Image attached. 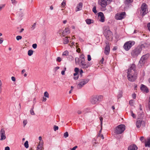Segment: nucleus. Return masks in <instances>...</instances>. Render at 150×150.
Masks as SVG:
<instances>
[{
    "label": "nucleus",
    "instance_id": "1",
    "mask_svg": "<svg viewBox=\"0 0 150 150\" xmlns=\"http://www.w3.org/2000/svg\"><path fill=\"white\" fill-rule=\"evenodd\" d=\"M144 47V45H142L140 46H138L131 52L132 56L134 57H137L140 53L142 48Z\"/></svg>",
    "mask_w": 150,
    "mask_h": 150
},
{
    "label": "nucleus",
    "instance_id": "2",
    "mask_svg": "<svg viewBox=\"0 0 150 150\" xmlns=\"http://www.w3.org/2000/svg\"><path fill=\"white\" fill-rule=\"evenodd\" d=\"M127 75H129L137 74V71L136 70L135 65L132 64L131 65L130 67L128 69L127 71Z\"/></svg>",
    "mask_w": 150,
    "mask_h": 150
},
{
    "label": "nucleus",
    "instance_id": "3",
    "mask_svg": "<svg viewBox=\"0 0 150 150\" xmlns=\"http://www.w3.org/2000/svg\"><path fill=\"white\" fill-rule=\"evenodd\" d=\"M103 98L101 95L94 96L91 100V102L93 104L98 103Z\"/></svg>",
    "mask_w": 150,
    "mask_h": 150
},
{
    "label": "nucleus",
    "instance_id": "4",
    "mask_svg": "<svg viewBox=\"0 0 150 150\" xmlns=\"http://www.w3.org/2000/svg\"><path fill=\"white\" fill-rule=\"evenodd\" d=\"M125 129V126L123 125H120L115 128V133L118 134H121L124 131Z\"/></svg>",
    "mask_w": 150,
    "mask_h": 150
},
{
    "label": "nucleus",
    "instance_id": "5",
    "mask_svg": "<svg viewBox=\"0 0 150 150\" xmlns=\"http://www.w3.org/2000/svg\"><path fill=\"white\" fill-rule=\"evenodd\" d=\"M89 80V79L87 78L82 79L79 80V83L77 85L78 88H81L84 85L88 83Z\"/></svg>",
    "mask_w": 150,
    "mask_h": 150
},
{
    "label": "nucleus",
    "instance_id": "6",
    "mask_svg": "<svg viewBox=\"0 0 150 150\" xmlns=\"http://www.w3.org/2000/svg\"><path fill=\"white\" fill-rule=\"evenodd\" d=\"M135 42L133 41H129L126 42L124 45V48L126 51L129 50L132 46L134 45Z\"/></svg>",
    "mask_w": 150,
    "mask_h": 150
},
{
    "label": "nucleus",
    "instance_id": "7",
    "mask_svg": "<svg viewBox=\"0 0 150 150\" xmlns=\"http://www.w3.org/2000/svg\"><path fill=\"white\" fill-rule=\"evenodd\" d=\"M147 10V5L145 3H143L141 6L140 14L144 16L146 13Z\"/></svg>",
    "mask_w": 150,
    "mask_h": 150
},
{
    "label": "nucleus",
    "instance_id": "8",
    "mask_svg": "<svg viewBox=\"0 0 150 150\" xmlns=\"http://www.w3.org/2000/svg\"><path fill=\"white\" fill-rule=\"evenodd\" d=\"M104 30V35L107 37H109V35H110L111 33V32L110 31L109 27L108 26H105L103 27Z\"/></svg>",
    "mask_w": 150,
    "mask_h": 150
},
{
    "label": "nucleus",
    "instance_id": "9",
    "mask_svg": "<svg viewBox=\"0 0 150 150\" xmlns=\"http://www.w3.org/2000/svg\"><path fill=\"white\" fill-rule=\"evenodd\" d=\"M98 3L103 9V10H102V11L105 10V8L107 5V1L106 0H98Z\"/></svg>",
    "mask_w": 150,
    "mask_h": 150
},
{
    "label": "nucleus",
    "instance_id": "10",
    "mask_svg": "<svg viewBox=\"0 0 150 150\" xmlns=\"http://www.w3.org/2000/svg\"><path fill=\"white\" fill-rule=\"evenodd\" d=\"M125 16V12H123L121 13L117 14L115 16V18L117 20H120L124 18Z\"/></svg>",
    "mask_w": 150,
    "mask_h": 150
},
{
    "label": "nucleus",
    "instance_id": "11",
    "mask_svg": "<svg viewBox=\"0 0 150 150\" xmlns=\"http://www.w3.org/2000/svg\"><path fill=\"white\" fill-rule=\"evenodd\" d=\"M79 65L82 68L86 69L89 67V63L85 62V61L82 60L80 62H78Z\"/></svg>",
    "mask_w": 150,
    "mask_h": 150
},
{
    "label": "nucleus",
    "instance_id": "12",
    "mask_svg": "<svg viewBox=\"0 0 150 150\" xmlns=\"http://www.w3.org/2000/svg\"><path fill=\"white\" fill-rule=\"evenodd\" d=\"M137 74L127 75L128 80L131 81H134L137 79Z\"/></svg>",
    "mask_w": 150,
    "mask_h": 150
},
{
    "label": "nucleus",
    "instance_id": "13",
    "mask_svg": "<svg viewBox=\"0 0 150 150\" xmlns=\"http://www.w3.org/2000/svg\"><path fill=\"white\" fill-rule=\"evenodd\" d=\"M0 140L1 141L5 140L6 139L5 131L3 128H2L0 130Z\"/></svg>",
    "mask_w": 150,
    "mask_h": 150
},
{
    "label": "nucleus",
    "instance_id": "14",
    "mask_svg": "<svg viewBox=\"0 0 150 150\" xmlns=\"http://www.w3.org/2000/svg\"><path fill=\"white\" fill-rule=\"evenodd\" d=\"M144 123V122L142 120L138 119L136 122V127L137 128H140L141 125H143V124Z\"/></svg>",
    "mask_w": 150,
    "mask_h": 150
},
{
    "label": "nucleus",
    "instance_id": "15",
    "mask_svg": "<svg viewBox=\"0 0 150 150\" xmlns=\"http://www.w3.org/2000/svg\"><path fill=\"white\" fill-rule=\"evenodd\" d=\"M70 31L69 28H66L63 30L62 32V35L63 36L67 35L70 33Z\"/></svg>",
    "mask_w": 150,
    "mask_h": 150
},
{
    "label": "nucleus",
    "instance_id": "16",
    "mask_svg": "<svg viewBox=\"0 0 150 150\" xmlns=\"http://www.w3.org/2000/svg\"><path fill=\"white\" fill-rule=\"evenodd\" d=\"M98 16L100 18V21L102 22L105 21V17L103 13L102 12H100L98 13Z\"/></svg>",
    "mask_w": 150,
    "mask_h": 150
},
{
    "label": "nucleus",
    "instance_id": "17",
    "mask_svg": "<svg viewBox=\"0 0 150 150\" xmlns=\"http://www.w3.org/2000/svg\"><path fill=\"white\" fill-rule=\"evenodd\" d=\"M77 60H78V62H80L82 60L85 61L84 55L83 54H81L80 56L79 59L78 58H75V61L76 63Z\"/></svg>",
    "mask_w": 150,
    "mask_h": 150
},
{
    "label": "nucleus",
    "instance_id": "18",
    "mask_svg": "<svg viewBox=\"0 0 150 150\" xmlns=\"http://www.w3.org/2000/svg\"><path fill=\"white\" fill-rule=\"evenodd\" d=\"M110 51V47L109 45L107 44L105 47V50L104 53L105 54L107 55L109 54Z\"/></svg>",
    "mask_w": 150,
    "mask_h": 150
},
{
    "label": "nucleus",
    "instance_id": "19",
    "mask_svg": "<svg viewBox=\"0 0 150 150\" xmlns=\"http://www.w3.org/2000/svg\"><path fill=\"white\" fill-rule=\"evenodd\" d=\"M140 89L142 91L146 93H148L149 92L148 89L147 88L145 85L142 84Z\"/></svg>",
    "mask_w": 150,
    "mask_h": 150
},
{
    "label": "nucleus",
    "instance_id": "20",
    "mask_svg": "<svg viewBox=\"0 0 150 150\" xmlns=\"http://www.w3.org/2000/svg\"><path fill=\"white\" fill-rule=\"evenodd\" d=\"M144 117V115L142 111L139 112L138 113V119L142 120Z\"/></svg>",
    "mask_w": 150,
    "mask_h": 150
},
{
    "label": "nucleus",
    "instance_id": "21",
    "mask_svg": "<svg viewBox=\"0 0 150 150\" xmlns=\"http://www.w3.org/2000/svg\"><path fill=\"white\" fill-rule=\"evenodd\" d=\"M137 147L135 145H132L130 146L128 148V150H137Z\"/></svg>",
    "mask_w": 150,
    "mask_h": 150
},
{
    "label": "nucleus",
    "instance_id": "22",
    "mask_svg": "<svg viewBox=\"0 0 150 150\" xmlns=\"http://www.w3.org/2000/svg\"><path fill=\"white\" fill-rule=\"evenodd\" d=\"M83 4L82 3H80L77 5L76 9V11H80L82 9Z\"/></svg>",
    "mask_w": 150,
    "mask_h": 150
},
{
    "label": "nucleus",
    "instance_id": "23",
    "mask_svg": "<svg viewBox=\"0 0 150 150\" xmlns=\"http://www.w3.org/2000/svg\"><path fill=\"white\" fill-rule=\"evenodd\" d=\"M145 145L146 147H149L150 146V138H148L147 140L145 142Z\"/></svg>",
    "mask_w": 150,
    "mask_h": 150
},
{
    "label": "nucleus",
    "instance_id": "24",
    "mask_svg": "<svg viewBox=\"0 0 150 150\" xmlns=\"http://www.w3.org/2000/svg\"><path fill=\"white\" fill-rule=\"evenodd\" d=\"M133 0H126L124 2L125 5L128 6V5L133 2Z\"/></svg>",
    "mask_w": 150,
    "mask_h": 150
},
{
    "label": "nucleus",
    "instance_id": "25",
    "mask_svg": "<svg viewBox=\"0 0 150 150\" xmlns=\"http://www.w3.org/2000/svg\"><path fill=\"white\" fill-rule=\"evenodd\" d=\"M142 59L141 58L140 61L139 62V63L138 64V66L139 67H141L144 65V62L142 61Z\"/></svg>",
    "mask_w": 150,
    "mask_h": 150
},
{
    "label": "nucleus",
    "instance_id": "26",
    "mask_svg": "<svg viewBox=\"0 0 150 150\" xmlns=\"http://www.w3.org/2000/svg\"><path fill=\"white\" fill-rule=\"evenodd\" d=\"M63 40H64V44H67L69 42V40L68 39V38L67 37H64L63 38Z\"/></svg>",
    "mask_w": 150,
    "mask_h": 150
},
{
    "label": "nucleus",
    "instance_id": "27",
    "mask_svg": "<svg viewBox=\"0 0 150 150\" xmlns=\"http://www.w3.org/2000/svg\"><path fill=\"white\" fill-rule=\"evenodd\" d=\"M149 56V55L148 54H147L143 56L141 58V59H144L146 60L148 58Z\"/></svg>",
    "mask_w": 150,
    "mask_h": 150
},
{
    "label": "nucleus",
    "instance_id": "28",
    "mask_svg": "<svg viewBox=\"0 0 150 150\" xmlns=\"http://www.w3.org/2000/svg\"><path fill=\"white\" fill-rule=\"evenodd\" d=\"M28 53L29 56H31L33 54V51L32 50H29L28 51Z\"/></svg>",
    "mask_w": 150,
    "mask_h": 150
},
{
    "label": "nucleus",
    "instance_id": "29",
    "mask_svg": "<svg viewBox=\"0 0 150 150\" xmlns=\"http://www.w3.org/2000/svg\"><path fill=\"white\" fill-rule=\"evenodd\" d=\"M37 150H42V146L38 144L37 148Z\"/></svg>",
    "mask_w": 150,
    "mask_h": 150
},
{
    "label": "nucleus",
    "instance_id": "30",
    "mask_svg": "<svg viewBox=\"0 0 150 150\" xmlns=\"http://www.w3.org/2000/svg\"><path fill=\"white\" fill-rule=\"evenodd\" d=\"M24 146L26 148H28L29 147V145L28 142V141H26L24 143Z\"/></svg>",
    "mask_w": 150,
    "mask_h": 150
},
{
    "label": "nucleus",
    "instance_id": "31",
    "mask_svg": "<svg viewBox=\"0 0 150 150\" xmlns=\"http://www.w3.org/2000/svg\"><path fill=\"white\" fill-rule=\"evenodd\" d=\"M122 96V91H120L119 92V94L118 95V97L119 98H121Z\"/></svg>",
    "mask_w": 150,
    "mask_h": 150
},
{
    "label": "nucleus",
    "instance_id": "32",
    "mask_svg": "<svg viewBox=\"0 0 150 150\" xmlns=\"http://www.w3.org/2000/svg\"><path fill=\"white\" fill-rule=\"evenodd\" d=\"M86 23L88 24H90L91 23V20L90 19H87L86 20Z\"/></svg>",
    "mask_w": 150,
    "mask_h": 150
},
{
    "label": "nucleus",
    "instance_id": "33",
    "mask_svg": "<svg viewBox=\"0 0 150 150\" xmlns=\"http://www.w3.org/2000/svg\"><path fill=\"white\" fill-rule=\"evenodd\" d=\"M28 123L27 120H24L23 121V127H24Z\"/></svg>",
    "mask_w": 150,
    "mask_h": 150
},
{
    "label": "nucleus",
    "instance_id": "34",
    "mask_svg": "<svg viewBox=\"0 0 150 150\" xmlns=\"http://www.w3.org/2000/svg\"><path fill=\"white\" fill-rule=\"evenodd\" d=\"M67 58H69V60L70 61H72L74 60V58L71 55H69Z\"/></svg>",
    "mask_w": 150,
    "mask_h": 150
},
{
    "label": "nucleus",
    "instance_id": "35",
    "mask_svg": "<svg viewBox=\"0 0 150 150\" xmlns=\"http://www.w3.org/2000/svg\"><path fill=\"white\" fill-rule=\"evenodd\" d=\"M92 11L93 12H94L95 14L97 13V11L96 10V6H95L93 8Z\"/></svg>",
    "mask_w": 150,
    "mask_h": 150
},
{
    "label": "nucleus",
    "instance_id": "36",
    "mask_svg": "<svg viewBox=\"0 0 150 150\" xmlns=\"http://www.w3.org/2000/svg\"><path fill=\"white\" fill-rule=\"evenodd\" d=\"M68 55V52L67 51H66L63 53V56H67Z\"/></svg>",
    "mask_w": 150,
    "mask_h": 150
},
{
    "label": "nucleus",
    "instance_id": "37",
    "mask_svg": "<svg viewBox=\"0 0 150 150\" xmlns=\"http://www.w3.org/2000/svg\"><path fill=\"white\" fill-rule=\"evenodd\" d=\"M69 136V134L67 132H65L64 134V136L65 138H66Z\"/></svg>",
    "mask_w": 150,
    "mask_h": 150
},
{
    "label": "nucleus",
    "instance_id": "38",
    "mask_svg": "<svg viewBox=\"0 0 150 150\" xmlns=\"http://www.w3.org/2000/svg\"><path fill=\"white\" fill-rule=\"evenodd\" d=\"M44 96L45 97L47 98H49V94L47 91H45L44 93Z\"/></svg>",
    "mask_w": 150,
    "mask_h": 150
},
{
    "label": "nucleus",
    "instance_id": "39",
    "mask_svg": "<svg viewBox=\"0 0 150 150\" xmlns=\"http://www.w3.org/2000/svg\"><path fill=\"white\" fill-rule=\"evenodd\" d=\"M36 25V23H34V24L32 25L31 27V28L32 30H33L35 27V26Z\"/></svg>",
    "mask_w": 150,
    "mask_h": 150
},
{
    "label": "nucleus",
    "instance_id": "40",
    "mask_svg": "<svg viewBox=\"0 0 150 150\" xmlns=\"http://www.w3.org/2000/svg\"><path fill=\"white\" fill-rule=\"evenodd\" d=\"M100 125L101 127H102V124H103V118L102 117H100Z\"/></svg>",
    "mask_w": 150,
    "mask_h": 150
},
{
    "label": "nucleus",
    "instance_id": "41",
    "mask_svg": "<svg viewBox=\"0 0 150 150\" xmlns=\"http://www.w3.org/2000/svg\"><path fill=\"white\" fill-rule=\"evenodd\" d=\"M131 114L132 116L134 118H136L135 115L133 113L132 111H131Z\"/></svg>",
    "mask_w": 150,
    "mask_h": 150
},
{
    "label": "nucleus",
    "instance_id": "42",
    "mask_svg": "<svg viewBox=\"0 0 150 150\" xmlns=\"http://www.w3.org/2000/svg\"><path fill=\"white\" fill-rule=\"evenodd\" d=\"M134 102L133 100H131L129 101V104L133 106V105Z\"/></svg>",
    "mask_w": 150,
    "mask_h": 150
},
{
    "label": "nucleus",
    "instance_id": "43",
    "mask_svg": "<svg viewBox=\"0 0 150 150\" xmlns=\"http://www.w3.org/2000/svg\"><path fill=\"white\" fill-rule=\"evenodd\" d=\"M65 5V0H63V2L61 4V6L62 7H63Z\"/></svg>",
    "mask_w": 150,
    "mask_h": 150
},
{
    "label": "nucleus",
    "instance_id": "44",
    "mask_svg": "<svg viewBox=\"0 0 150 150\" xmlns=\"http://www.w3.org/2000/svg\"><path fill=\"white\" fill-rule=\"evenodd\" d=\"M22 37L19 35L17 36L16 37V39L17 40H21L22 39Z\"/></svg>",
    "mask_w": 150,
    "mask_h": 150
},
{
    "label": "nucleus",
    "instance_id": "45",
    "mask_svg": "<svg viewBox=\"0 0 150 150\" xmlns=\"http://www.w3.org/2000/svg\"><path fill=\"white\" fill-rule=\"evenodd\" d=\"M59 127L58 126L56 125H54V131H56L58 129Z\"/></svg>",
    "mask_w": 150,
    "mask_h": 150
},
{
    "label": "nucleus",
    "instance_id": "46",
    "mask_svg": "<svg viewBox=\"0 0 150 150\" xmlns=\"http://www.w3.org/2000/svg\"><path fill=\"white\" fill-rule=\"evenodd\" d=\"M74 71L76 73H78V72L79 71V68L76 67L74 69Z\"/></svg>",
    "mask_w": 150,
    "mask_h": 150
},
{
    "label": "nucleus",
    "instance_id": "47",
    "mask_svg": "<svg viewBox=\"0 0 150 150\" xmlns=\"http://www.w3.org/2000/svg\"><path fill=\"white\" fill-rule=\"evenodd\" d=\"M87 59L88 61H90L91 60V57L90 55L88 54L87 55Z\"/></svg>",
    "mask_w": 150,
    "mask_h": 150
},
{
    "label": "nucleus",
    "instance_id": "48",
    "mask_svg": "<svg viewBox=\"0 0 150 150\" xmlns=\"http://www.w3.org/2000/svg\"><path fill=\"white\" fill-rule=\"evenodd\" d=\"M32 47L33 48H34L35 49H36L37 47V44H36L35 43L33 44L32 45Z\"/></svg>",
    "mask_w": 150,
    "mask_h": 150
},
{
    "label": "nucleus",
    "instance_id": "49",
    "mask_svg": "<svg viewBox=\"0 0 150 150\" xmlns=\"http://www.w3.org/2000/svg\"><path fill=\"white\" fill-rule=\"evenodd\" d=\"M30 113L32 115H35V113H34V111L33 110V109H31L30 110Z\"/></svg>",
    "mask_w": 150,
    "mask_h": 150
},
{
    "label": "nucleus",
    "instance_id": "50",
    "mask_svg": "<svg viewBox=\"0 0 150 150\" xmlns=\"http://www.w3.org/2000/svg\"><path fill=\"white\" fill-rule=\"evenodd\" d=\"M56 60L57 61L59 62L61 61V59L60 57H57Z\"/></svg>",
    "mask_w": 150,
    "mask_h": 150
},
{
    "label": "nucleus",
    "instance_id": "51",
    "mask_svg": "<svg viewBox=\"0 0 150 150\" xmlns=\"http://www.w3.org/2000/svg\"><path fill=\"white\" fill-rule=\"evenodd\" d=\"M43 140L40 141V142H39V145L43 146Z\"/></svg>",
    "mask_w": 150,
    "mask_h": 150
},
{
    "label": "nucleus",
    "instance_id": "52",
    "mask_svg": "<svg viewBox=\"0 0 150 150\" xmlns=\"http://www.w3.org/2000/svg\"><path fill=\"white\" fill-rule=\"evenodd\" d=\"M5 4H1L0 5V11L1 10L2 8L5 6Z\"/></svg>",
    "mask_w": 150,
    "mask_h": 150
},
{
    "label": "nucleus",
    "instance_id": "53",
    "mask_svg": "<svg viewBox=\"0 0 150 150\" xmlns=\"http://www.w3.org/2000/svg\"><path fill=\"white\" fill-rule=\"evenodd\" d=\"M148 107H149V109L150 110V96L149 97V100Z\"/></svg>",
    "mask_w": 150,
    "mask_h": 150
},
{
    "label": "nucleus",
    "instance_id": "54",
    "mask_svg": "<svg viewBox=\"0 0 150 150\" xmlns=\"http://www.w3.org/2000/svg\"><path fill=\"white\" fill-rule=\"evenodd\" d=\"M136 94L134 93L132 95V97L133 98L135 99L136 98Z\"/></svg>",
    "mask_w": 150,
    "mask_h": 150
},
{
    "label": "nucleus",
    "instance_id": "55",
    "mask_svg": "<svg viewBox=\"0 0 150 150\" xmlns=\"http://www.w3.org/2000/svg\"><path fill=\"white\" fill-rule=\"evenodd\" d=\"M78 78H79V76L78 75L76 76H74V79L75 80L78 79Z\"/></svg>",
    "mask_w": 150,
    "mask_h": 150
},
{
    "label": "nucleus",
    "instance_id": "56",
    "mask_svg": "<svg viewBox=\"0 0 150 150\" xmlns=\"http://www.w3.org/2000/svg\"><path fill=\"white\" fill-rule=\"evenodd\" d=\"M147 26L149 31H150V23H149L147 25Z\"/></svg>",
    "mask_w": 150,
    "mask_h": 150
},
{
    "label": "nucleus",
    "instance_id": "57",
    "mask_svg": "<svg viewBox=\"0 0 150 150\" xmlns=\"http://www.w3.org/2000/svg\"><path fill=\"white\" fill-rule=\"evenodd\" d=\"M144 139V137H141L140 138V140L142 142H143V140Z\"/></svg>",
    "mask_w": 150,
    "mask_h": 150
},
{
    "label": "nucleus",
    "instance_id": "58",
    "mask_svg": "<svg viewBox=\"0 0 150 150\" xmlns=\"http://www.w3.org/2000/svg\"><path fill=\"white\" fill-rule=\"evenodd\" d=\"M77 148V146H76L73 147L71 149V150H75Z\"/></svg>",
    "mask_w": 150,
    "mask_h": 150
},
{
    "label": "nucleus",
    "instance_id": "59",
    "mask_svg": "<svg viewBox=\"0 0 150 150\" xmlns=\"http://www.w3.org/2000/svg\"><path fill=\"white\" fill-rule=\"evenodd\" d=\"M83 71L82 69L80 70L79 71L80 74L81 75V76H82V74L83 73Z\"/></svg>",
    "mask_w": 150,
    "mask_h": 150
},
{
    "label": "nucleus",
    "instance_id": "60",
    "mask_svg": "<svg viewBox=\"0 0 150 150\" xmlns=\"http://www.w3.org/2000/svg\"><path fill=\"white\" fill-rule=\"evenodd\" d=\"M11 80L12 81H15L16 80V79L15 78V77H14L13 76H12L11 77Z\"/></svg>",
    "mask_w": 150,
    "mask_h": 150
},
{
    "label": "nucleus",
    "instance_id": "61",
    "mask_svg": "<svg viewBox=\"0 0 150 150\" xmlns=\"http://www.w3.org/2000/svg\"><path fill=\"white\" fill-rule=\"evenodd\" d=\"M71 89L69 91V94H70L71 93L72 91L73 88H74V87L73 86H71Z\"/></svg>",
    "mask_w": 150,
    "mask_h": 150
},
{
    "label": "nucleus",
    "instance_id": "62",
    "mask_svg": "<svg viewBox=\"0 0 150 150\" xmlns=\"http://www.w3.org/2000/svg\"><path fill=\"white\" fill-rule=\"evenodd\" d=\"M5 150H10V148L8 146H6L5 148Z\"/></svg>",
    "mask_w": 150,
    "mask_h": 150
},
{
    "label": "nucleus",
    "instance_id": "63",
    "mask_svg": "<svg viewBox=\"0 0 150 150\" xmlns=\"http://www.w3.org/2000/svg\"><path fill=\"white\" fill-rule=\"evenodd\" d=\"M11 1L12 2V3L13 4H14L16 3V1L15 0H11Z\"/></svg>",
    "mask_w": 150,
    "mask_h": 150
},
{
    "label": "nucleus",
    "instance_id": "64",
    "mask_svg": "<svg viewBox=\"0 0 150 150\" xmlns=\"http://www.w3.org/2000/svg\"><path fill=\"white\" fill-rule=\"evenodd\" d=\"M119 37L118 35H117V34L116 33L115 34V37L117 39Z\"/></svg>",
    "mask_w": 150,
    "mask_h": 150
}]
</instances>
